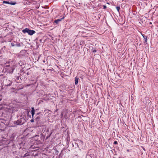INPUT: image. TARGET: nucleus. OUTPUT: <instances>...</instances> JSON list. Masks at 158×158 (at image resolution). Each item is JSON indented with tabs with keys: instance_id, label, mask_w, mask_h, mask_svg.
<instances>
[{
	"instance_id": "obj_1",
	"label": "nucleus",
	"mask_w": 158,
	"mask_h": 158,
	"mask_svg": "<svg viewBox=\"0 0 158 158\" xmlns=\"http://www.w3.org/2000/svg\"><path fill=\"white\" fill-rule=\"evenodd\" d=\"M23 32L25 34L27 33L30 35H32L35 32V31L33 30H30L28 28H26L23 30Z\"/></svg>"
},
{
	"instance_id": "obj_2",
	"label": "nucleus",
	"mask_w": 158,
	"mask_h": 158,
	"mask_svg": "<svg viewBox=\"0 0 158 158\" xmlns=\"http://www.w3.org/2000/svg\"><path fill=\"white\" fill-rule=\"evenodd\" d=\"M25 121L24 118H21L17 120L16 121H14V123H16L17 125H21L24 124Z\"/></svg>"
},
{
	"instance_id": "obj_3",
	"label": "nucleus",
	"mask_w": 158,
	"mask_h": 158,
	"mask_svg": "<svg viewBox=\"0 0 158 158\" xmlns=\"http://www.w3.org/2000/svg\"><path fill=\"white\" fill-rule=\"evenodd\" d=\"M12 83V81H10L6 79L5 83V86H10Z\"/></svg>"
},
{
	"instance_id": "obj_4",
	"label": "nucleus",
	"mask_w": 158,
	"mask_h": 158,
	"mask_svg": "<svg viewBox=\"0 0 158 158\" xmlns=\"http://www.w3.org/2000/svg\"><path fill=\"white\" fill-rule=\"evenodd\" d=\"M64 17H63L62 18H61V19H59L56 20L54 21V22L56 24H57L62 19H64Z\"/></svg>"
},
{
	"instance_id": "obj_5",
	"label": "nucleus",
	"mask_w": 158,
	"mask_h": 158,
	"mask_svg": "<svg viewBox=\"0 0 158 158\" xmlns=\"http://www.w3.org/2000/svg\"><path fill=\"white\" fill-rule=\"evenodd\" d=\"M3 3L5 4H9L11 5H15V3H12L11 2H9L8 1H4L3 2Z\"/></svg>"
},
{
	"instance_id": "obj_6",
	"label": "nucleus",
	"mask_w": 158,
	"mask_h": 158,
	"mask_svg": "<svg viewBox=\"0 0 158 158\" xmlns=\"http://www.w3.org/2000/svg\"><path fill=\"white\" fill-rule=\"evenodd\" d=\"M31 109H32V110L31 111V114H32V117H33V115L35 114V110L34 109V107H32L31 108Z\"/></svg>"
},
{
	"instance_id": "obj_7",
	"label": "nucleus",
	"mask_w": 158,
	"mask_h": 158,
	"mask_svg": "<svg viewBox=\"0 0 158 158\" xmlns=\"http://www.w3.org/2000/svg\"><path fill=\"white\" fill-rule=\"evenodd\" d=\"M79 78L76 77L75 78V84L76 85L77 84L78 82Z\"/></svg>"
},
{
	"instance_id": "obj_8",
	"label": "nucleus",
	"mask_w": 158,
	"mask_h": 158,
	"mask_svg": "<svg viewBox=\"0 0 158 158\" xmlns=\"http://www.w3.org/2000/svg\"><path fill=\"white\" fill-rule=\"evenodd\" d=\"M29 156H30L29 154L28 153H26L24 155V156H23V158H24L26 157Z\"/></svg>"
},
{
	"instance_id": "obj_9",
	"label": "nucleus",
	"mask_w": 158,
	"mask_h": 158,
	"mask_svg": "<svg viewBox=\"0 0 158 158\" xmlns=\"http://www.w3.org/2000/svg\"><path fill=\"white\" fill-rule=\"evenodd\" d=\"M52 132H51L49 135H47V136L46 138V139H48V138H49L50 137V136L51 135V134H52Z\"/></svg>"
},
{
	"instance_id": "obj_10",
	"label": "nucleus",
	"mask_w": 158,
	"mask_h": 158,
	"mask_svg": "<svg viewBox=\"0 0 158 158\" xmlns=\"http://www.w3.org/2000/svg\"><path fill=\"white\" fill-rule=\"evenodd\" d=\"M15 46L17 47H19L21 46V44L20 43L18 44H16L15 45Z\"/></svg>"
},
{
	"instance_id": "obj_11",
	"label": "nucleus",
	"mask_w": 158,
	"mask_h": 158,
	"mask_svg": "<svg viewBox=\"0 0 158 158\" xmlns=\"http://www.w3.org/2000/svg\"><path fill=\"white\" fill-rule=\"evenodd\" d=\"M116 9H117V10H118V12H119V10L120 9V7H119V6H117V7H116Z\"/></svg>"
},
{
	"instance_id": "obj_12",
	"label": "nucleus",
	"mask_w": 158,
	"mask_h": 158,
	"mask_svg": "<svg viewBox=\"0 0 158 158\" xmlns=\"http://www.w3.org/2000/svg\"><path fill=\"white\" fill-rule=\"evenodd\" d=\"M144 39H145V42H144V43H146L147 41V37H146Z\"/></svg>"
},
{
	"instance_id": "obj_13",
	"label": "nucleus",
	"mask_w": 158,
	"mask_h": 158,
	"mask_svg": "<svg viewBox=\"0 0 158 158\" xmlns=\"http://www.w3.org/2000/svg\"><path fill=\"white\" fill-rule=\"evenodd\" d=\"M103 9H106V6L105 5H103Z\"/></svg>"
},
{
	"instance_id": "obj_14",
	"label": "nucleus",
	"mask_w": 158,
	"mask_h": 158,
	"mask_svg": "<svg viewBox=\"0 0 158 158\" xmlns=\"http://www.w3.org/2000/svg\"><path fill=\"white\" fill-rule=\"evenodd\" d=\"M117 143L118 142L117 141H115L114 143V144H117Z\"/></svg>"
},
{
	"instance_id": "obj_15",
	"label": "nucleus",
	"mask_w": 158,
	"mask_h": 158,
	"mask_svg": "<svg viewBox=\"0 0 158 158\" xmlns=\"http://www.w3.org/2000/svg\"><path fill=\"white\" fill-rule=\"evenodd\" d=\"M11 45L12 46H15V45L13 43H11Z\"/></svg>"
},
{
	"instance_id": "obj_16",
	"label": "nucleus",
	"mask_w": 158,
	"mask_h": 158,
	"mask_svg": "<svg viewBox=\"0 0 158 158\" xmlns=\"http://www.w3.org/2000/svg\"><path fill=\"white\" fill-rule=\"evenodd\" d=\"M49 111V110H45L44 111V112H46V111Z\"/></svg>"
},
{
	"instance_id": "obj_17",
	"label": "nucleus",
	"mask_w": 158,
	"mask_h": 158,
	"mask_svg": "<svg viewBox=\"0 0 158 158\" xmlns=\"http://www.w3.org/2000/svg\"><path fill=\"white\" fill-rule=\"evenodd\" d=\"M142 36H143V38H144V39H145V37H146V36H144V35H142Z\"/></svg>"
},
{
	"instance_id": "obj_18",
	"label": "nucleus",
	"mask_w": 158,
	"mask_h": 158,
	"mask_svg": "<svg viewBox=\"0 0 158 158\" xmlns=\"http://www.w3.org/2000/svg\"><path fill=\"white\" fill-rule=\"evenodd\" d=\"M42 39H40V42H41L42 41Z\"/></svg>"
},
{
	"instance_id": "obj_19",
	"label": "nucleus",
	"mask_w": 158,
	"mask_h": 158,
	"mask_svg": "<svg viewBox=\"0 0 158 158\" xmlns=\"http://www.w3.org/2000/svg\"><path fill=\"white\" fill-rule=\"evenodd\" d=\"M31 122H32L33 121V119H31Z\"/></svg>"
},
{
	"instance_id": "obj_20",
	"label": "nucleus",
	"mask_w": 158,
	"mask_h": 158,
	"mask_svg": "<svg viewBox=\"0 0 158 158\" xmlns=\"http://www.w3.org/2000/svg\"><path fill=\"white\" fill-rule=\"evenodd\" d=\"M40 118V117H37V118Z\"/></svg>"
},
{
	"instance_id": "obj_21",
	"label": "nucleus",
	"mask_w": 158,
	"mask_h": 158,
	"mask_svg": "<svg viewBox=\"0 0 158 158\" xmlns=\"http://www.w3.org/2000/svg\"><path fill=\"white\" fill-rule=\"evenodd\" d=\"M30 85H27V86H29Z\"/></svg>"
},
{
	"instance_id": "obj_22",
	"label": "nucleus",
	"mask_w": 158,
	"mask_h": 158,
	"mask_svg": "<svg viewBox=\"0 0 158 158\" xmlns=\"http://www.w3.org/2000/svg\"><path fill=\"white\" fill-rule=\"evenodd\" d=\"M27 75H29L28 72L27 73Z\"/></svg>"
},
{
	"instance_id": "obj_23",
	"label": "nucleus",
	"mask_w": 158,
	"mask_h": 158,
	"mask_svg": "<svg viewBox=\"0 0 158 158\" xmlns=\"http://www.w3.org/2000/svg\"><path fill=\"white\" fill-rule=\"evenodd\" d=\"M127 151L128 152H129V150L128 149L127 150Z\"/></svg>"
},
{
	"instance_id": "obj_24",
	"label": "nucleus",
	"mask_w": 158,
	"mask_h": 158,
	"mask_svg": "<svg viewBox=\"0 0 158 158\" xmlns=\"http://www.w3.org/2000/svg\"><path fill=\"white\" fill-rule=\"evenodd\" d=\"M93 52H96V51H94Z\"/></svg>"
},
{
	"instance_id": "obj_25",
	"label": "nucleus",
	"mask_w": 158,
	"mask_h": 158,
	"mask_svg": "<svg viewBox=\"0 0 158 158\" xmlns=\"http://www.w3.org/2000/svg\"><path fill=\"white\" fill-rule=\"evenodd\" d=\"M47 132H48V130H47Z\"/></svg>"
},
{
	"instance_id": "obj_26",
	"label": "nucleus",
	"mask_w": 158,
	"mask_h": 158,
	"mask_svg": "<svg viewBox=\"0 0 158 158\" xmlns=\"http://www.w3.org/2000/svg\"><path fill=\"white\" fill-rule=\"evenodd\" d=\"M150 24H152V23L151 22L150 23Z\"/></svg>"
}]
</instances>
